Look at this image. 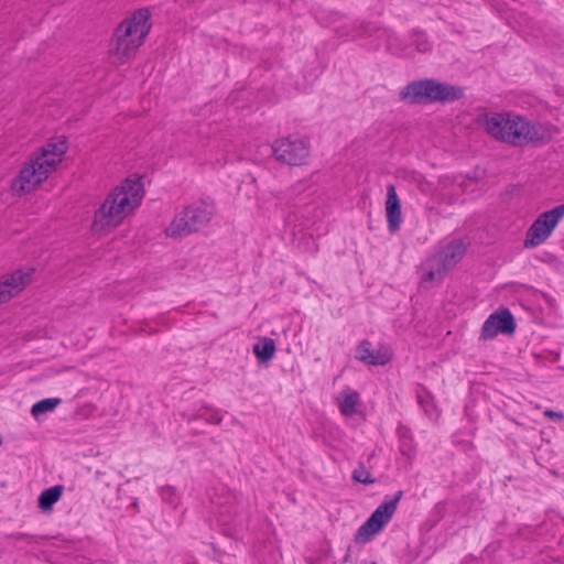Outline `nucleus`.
Masks as SVG:
<instances>
[{
    "label": "nucleus",
    "mask_w": 564,
    "mask_h": 564,
    "mask_svg": "<svg viewBox=\"0 0 564 564\" xmlns=\"http://www.w3.org/2000/svg\"><path fill=\"white\" fill-rule=\"evenodd\" d=\"M144 187L141 177L129 176L120 182L95 210L91 231L107 235L133 216L142 204Z\"/></svg>",
    "instance_id": "obj_1"
},
{
    "label": "nucleus",
    "mask_w": 564,
    "mask_h": 564,
    "mask_svg": "<svg viewBox=\"0 0 564 564\" xmlns=\"http://www.w3.org/2000/svg\"><path fill=\"white\" fill-rule=\"evenodd\" d=\"M477 121L491 137L513 145L542 143L551 139L549 129L532 124L524 117L514 113H487Z\"/></svg>",
    "instance_id": "obj_2"
},
{
    "label": "nucleus",
    "mask_w": 564,
    "mask_h": 564,
    "mask_svg": "<svg viewBox=\"0 0 564 564\" xmlns=\"http://www.w3.org/2000/svg\"><path fill=\"white\" fill-rule=\"evenodd\" d=\"M67 148L63 135L48 140L21 169L12 182V191L26 194L36 189L57 169Z\"/></svg>",
    "instance_id": "obj_3"
},
{
    "label": "nucleus",
    "mask_w": 564,
    "mask_h": 564,
    "mask_svg": "<svg viewBox=\"0 0 564 564\" xmlns=\"http://www.w3.org/2000/svg\"><path fill=\"white\" fill-rule=\"evenodd\" d=\"M67 148L63 135L48 140L21 169L12 182V191L26 194L36 189L57 169Z\"/></svg>",
    "instance_id": "obj_4"
},
{
    "label": "nucleus",
    "mask_w": 564,
    "mask_h": 564,
    "mask_svg": "<svg viewBox=\"0 0 564 564\" xmlns=\"http://www.w3.org/2000/svg\"><path fill=\"white\" fill-rule=\"evenodd\" d=\"M150 29V13L147 9L138 10L123 20L116 29L110 44L109 54L112 62H128L143 44Z\"/></svg>",
    "instance_id": "obj_5"
},
{
    "label": "nucleus",
    "mask_w": 564,
    "mask_h": 564,
    "mask_svg": "<svg viewBox=\"0 0 564 564\" xmlns=\"http://www.w3.org/2000/svg\"><path fill=\"white\" fill-rule=\"evenodd\" d=\"M462 96L463 90L459 87L433 79L412 82L400 91V98L410 104L454 101Z\"/></svg>",
    "instance_id": "obj_6"
},
{
    "label": "nucleus",
    "mask_w": 564,
    "mask_h": 564,
    "mask_svg": "<svg viewBox=\"0 0 564 564\" xmlns=\"http://www.w3.org/2000/svg\"><path fill=\"white\" fill-rule=\"evenodd\" d=\"M215 215L214 204L209 200H197L177 214L165 232L169 237H182L206 226Z\"/></svg>",
    "instance_id": "obj_7"
},
{
    "label": "nucleus",
    "mask_w": 564,
    "mask_h": 564,
    "mask_svg": "<svg viewBox=\"0 0 564 564\" xmlns=\"http://www.w3.org/2000/svg\"><path fill=\"white\" fill-rule=\"evenodd\" d=\"M563 218L564 204L541 213L527 230L524 247L534 248L544 243Z\"/></svg>",
    "instance_id": "obj_8"
},
{
    "label": "nucleus",
    "mask_w": 564,
    "mask_h": 564,
    "mask_svg": "<svg viewBox=\"0 0 564 564\" xmlns=\"http://www.w3.org/2000/svg\"><path fill=\"white\" fill-rule=\"evenodd\" d=\"M401 496L402 491H399L394 499L382 502L373 511L370 518L358 529L355 535V541L358 543H367L372 539V536L378 534L391 520Z\"/></svg>",
    "instance_id": "obj_9"
},
{
    "label": "nucleus",
    "mask_w": 564,
    "mask_h": 564,
    "mask_svg": "<svg viewBox=\"0 0 564 564\" xmlns=\"http://www.w3.org/2000/svg\"><path fill=\"white\" fill-rule=\"evenodd\" d=\"M274 158L290 165H302L310 155V147L306 140L301 138H281L272 143Z\"/></svg>",
    "instance_id": "obj_10"
},
{
    "label": "nucleus",
    "mask_w": 564,
    "mask_h": 564,
    "mask_svg": "<svg viewBox=\"0 0 564 564\" xmlns=\"http://www.w3.org/2000/svg\"><path fill=\"white\" fill-rule=\"evenodd\" d=\"M516 324L512 314L507 308H500L490 314L481 328L484 339H492L499 334H512Z\"/></svg>",
    "instance_id": "obj_11"
},
{
    "label": "nucleus",
    "mask_w": 564,
    "mask_h": 564,
    "mask_svg": "<svg viewBox=\"0 0 564 564\" xmlns=\"http://www.w3.org/2000/svg\"><path fill=\"white\" fill-rule=\"evenodd\" d=\"M33 269H19L0 279V304L19 294L31 283Z\"/></svg>",
    "instance_id": "obj_12"
},
{
    "label": "nucleus",
    "mask_w": 564,
    "mask_h": 564,
    "mask_svg": "<svg viewBox=\"0 0 564 564\" xmlns=\"http://www.w3.org/2000/svg\"><path fill=\"white\" fill-rule=\"evenodd\" d=\"M392 358L388 347H380L375 350L368 340L361 341L356 348V359L370 366H383Z\"/></svg>",
    "instance_id": "obj_13"
},
{
    "label": "nucleus",
    "mask_w": 564,
    "mask_h": 564,
    "mask_svg": "<svg viewBox=\"0 0 564 564\" xmlns=\"http://www.w3.org/2000/svg\"><path fill=\"white\" fill-rule=\"evenodd\" d=\"M386 216L388 228L395 232L402 223L401 203L392 184L387 186Z\"/></svg>",
    "instance_id": "obj_14"
},
{
    "label": "nucleus",
    "mask_w": 564,
    "mask_h": 564,
    "mask_svg": "<svg viewBox=\"0 0 564 564\" xmlns=\"http://www.w3.org/2000/svg\"><path fill=\"white\" fill-rule=\"evenodd\" d=\"M336 404L345 417H351L359 413L361 406L360 394L350 387H345L336 397Z\"/></svg>",
    "instance_id": "obj_15"
},
{
    "label": "nucleus",
    "mask_w": 564,
    "mask_h": 564,
    "mask_svg": "<svg viewBox=\"0 0 564 564\" xmlns=\"http://www.w3.org/2000/svg\"><path fill=\"white\" fill-rule=\"evenodd\" d=\"M464 252V243L455 240L443 248L435 257L440 259L444 270H449L460 260Z\"/></svg>",
    "instance_id": "obj_16"
},
{
    "label": "nucleus",
    "mask_w": 564,
    "mask_h": 564,
    "mask_svg": "<svg viewBox=\"0 0 564 564\" xmlns=\"http://www.w3.org/2000/svg\"><path fill=\"white\" fill-rule=\"evenodd\" d=\"M447 270L443 269L442 262L435 256L422 265L421 283L427 286L430 283H438Z\"/></svg>",
    "instance_id": "obj_17"
},
{
    "label": "nucleus",
    "mask_w": 564,
    "mask_h": 564,
    "mask_svg": "<svg viewBox=\"0 0 564 564\" xmlns=\"http://www.w3.org/2000/svg\"><path fill=\"white\" fill-rule=\"evenodd\" d=\"M253 352L260 362L271 360L275 352L274 340L268 337L261 338L254 346Z\"/></svg>",
    "instance_id": "obj_18"
},
{
    "label": "nucleus",
    "mask_w": 564,
    "mask_h": 564,
    "mask_svg": "<svg viewBox=\"0 0 564 564\" xmlns=\"http://www.w3.org/2000/svg\"><path fill=\"white\" fill-rule=\"evenodd\" d=\"M62 491L61 486H53L43 490L39 497V507L42 510H50L59 500Z\"/></svg>",
    "instance_id": "obj_19"
},
{
    "label": "nucleus",
    "mask_w": 564,
    "mask_h": 564,
    "mask_svg": "<svg viewBox=\"0 0 564 564\" xmlns=\"http://www.w3.org/2000/svg\"><path fill=\"white\" fill-rule=\"evenodd\" d=\"M400 453L411 463L416 455V447L413 437L408 431L400 434Z\"/></svg>",
    "instance_id": "obj_20"
},
{
    "label": "nucleus",
    "mask_w": 564,
    "mask_h": 564,
    "mask_svg": "<svg viewBox=\"0 0 564 564\" xmlns=\"http://www.w3.org/2000/svg\"><path fill=\"white\" fill-rule=\"evenodd\" d=\"M61 403L58 398L43 399L32 405L31 414L37 417L40 414L52 412Z\"/></svg>",
    "instance_id": "obj_21"
},
{
    "label": "nucleus",
    "mask_w": 564,
    "mask_h": 564,
    "mask_svg": "<svg viewBox=\"0 0 564 564\" xmlns=\"http://www.w3.org/2000/svg\"><path fill=\"white\" fill-rule=\"evenodd\" d=\"M417 402L431 419L437 417L438 414L433 403L432 395L427 391L422 389L417 392Z\"/></svg>",
    "instance_id": "obj_22"
},
{
    "label": "nucleus",
    "mask_w": 564,
    "mask_h": 564,
    "mask_svg": "<svg viewBox=\"0 0 564 564\" xmlns=\"http://www.w3.org/2000/svg\"><path fill=\"white\" fill-rule=\"evenodd\" d=\"M161 497L164 502L170 505L173 508H177L181 505V495L180 492L171 486H165L161 489Z\"/></svg>",
    "instance_id": "obj_23"
},
{
    "label": "nucleus",
    "mask_w": 564,
    "mask_h": 564,
    "mask_svg": "<svg viewBox=\"0 0 564 564\" xmlns=\"http://www.w3.org/2000/svg\"><path fill=\"white\" fill-rule=\"evenodd\" d=\"M454 181H456V183H454L452 191H448V194L444 198L445 200L452 202L459 197L465 192L466 182H469L470 180L459 175L454 177Z\"/></svg>",
    "instance_id": "obj_24"
},
{
    "label": "nucleus",
    "mask_w": 564,
    "mask_h": 564,
    "mask_svg": "<svg viewBox=\"0 0 564 564\" xmlns=\"http://www.w3.org/2000/svg\"><path fill=\"white\" fill-rule=\"evenodd\" d=\"M197 417L203 419L212 424H219L223 420L220 413L217 410H213L205 405L199 408Z\"/></svg>",
    "instance_id": "obj_25"
},
{
    "label": "nucleus",
    "mask_w": 564,
    "mask_h": 564,
    "mask_svg": "<svg viewBox=\"0 0 564 564\" xmlns=\"http://www.w3.org/2000/svg\"><path fill=\"white\" fill-rule=\"evenodd\" d=\"M352 479L361 484H372L375 480L365 466H359L352 471Z\"/></svg>",
    "instance_id": "obj_26"
},
{
    "label": "nucleus",
    "mask_w": 564,
    "mask_h": 564,
    "mask_svg": "<svg viewBox=\"0 0 564 564\" xmlns=\"http://www.w3.org/2000/svg\"><path fill=\"white\" fill-rule=\"evenodd\" d=\"M454 183H456V181H454V177L451 176H443L440 178L437 189L442 199L446 197L448 191H452Z\"/></svg>",
    "instance_id": "obj_27"
},
{
    "label": "nucleus",
    "mask_w": 564,
    "mask_h": 564,
    "mask_svg": "<svg viewBox=\"0 0 564 564\" xmlns=\"http://www.w3.org/2000/svg\"><path fill=\"white\" fill-rule=\"evenodd\" d=\"M416 48L419 52H422V53L427 52L431 48L429 41L422 34L419 35L416 39Z\"/></svg>",
    "instance_id": "obj_28"
},
{
    "label": "nucleus",
    "mask_w": 564,
    "mask_h": 564,
    "mask_svg": "<svg viewBox=\"0 0 564 564\" xmlns=\"http://www.w3.org/2000/svg\"><path fill=\"white\" fill-rule=\"evenodd\" d=\"M543 415L549 419V420H554V421H563L564 420V414L562 412H556V411H553V410H545L543 412Z\"/></svg>",
    "instance_id": "obj_29"
},
{
    "label": "nucleus",
    "mask_w": 564,
    "mask_h": 564,
    "mask_svg": "<svg viewBox=\"0 0 564 564\" xmlns=\"http://www.w3.org/2000/svg\"><path fill=\"white\" fill-rule=\"evenodd\" d=\"M397 41H398V39L395 36L389 35L387 47H388V50L392 51L393 53H398L397 48H395Z\"/></svg>",
    "instance_id": "obj_30"
},
{
    "label": "nucleus",
    "mask_w": 564,
    "mask_h": 564,
    "mask_svg": "<svg viewBox=\"0 0 564 564\" xmlns=\"http://www.w3.org/2000/svg\"><path fill=\"white\" fill-rule=\"evenodd\" d=\"M12 539L14 540H22V539H25V538H29V535L26 533H14L11 535Z\"/></svg>",
    "instance_id": "obj_31"
},
{
    "label": "nucleus",
    "mask_w": 564,
    "mask_h": 564,
    "mask_svg": "<svg viewBox=\"0 0 564 564\" xmlns=\"http://www.w3.org/2000/svg\"><path fill=\"white\" fill-rule=\"evenodd\" d=\"M344 561H345V562H346V561H349V555H346V556H345V558H344Z\"/></svg>",
    "instance_id": "obj_32"
}]
</instances>
